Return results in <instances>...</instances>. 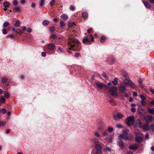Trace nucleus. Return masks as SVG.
I'll use <instances>...</instances> for the list:
<instances>
[{
	"mask_svg": "<svg viewBox=\"0 0 154 154\" xmlns=\"http://www.w3.org/2000/svg\"><path fill=\"white\" fill-rule=\"evenodd\" d=\"M69 44L70 46V48L67 50V52L69 53H71L70 50L71 48L73 49V50L76 51L79 50V45L80 44V42L77 39L73 38V36L71 35L69 37Z\"/></svg>",
	"mask_w": 154,
	"mask_h": 154,
	"instance_id": "1",
	"label": "nucleus"
},
{
	"mask_svg": "<svg viewBox=\"0 0 154 154\" xmlns=\"http://www.w3.org/2000/svg\"><path fill=\"white\" fill-rule=\"evenodd\" d=\"M108 90L110 95L114 96L116 97L118 95V94L117 92V88L115 86H112L111 87H108V88H106Z\"/></svg>",
	"mask_w": 154,
	"mask_h": 154,
	"instance_id": "2",
	"label": "nucleus"
},
{
	"mask_svg": "<svg viewBox=\"0 0 154 154\" xmlns=\"http://www.w3.org/2000/svg\"><path fill=\"white\" fill-rule=\"evenodd\" d=\"M91 141L95 144V148L96 150H101L102 146L100 144L101 143L99 142L98 140L95 138H93L91 139Z\"/></svg>",
	"mask_w": 154,
	"mask_h": 154,
	"instance_id": "3",
	"label": "nucleus"
},
{
	"mask_svg": "<svg viewBox=\"0 0 154 154\" xmlns=\"http://www.w3.org/2000/svg\"><path fill=\"white\" fill-rule=\"evenodd\" d=\"M127 124L129 126L133 125L135 122V119L133 116H130L126 120Z\"/></svg>",
	"mask_w": 154,
	"mask_h": 154,
	"instance_id": "4",
	"label": "nucleus"
},
{
	"mask_svg": "<svg viewBox=\"0 0 154 154\" xmlns=\"http://www.w3.org/2000/svg\"><path fill=\"white\" fill-rule=\"evenodd\" d=\"M95 84L97 87L100 89H102L103 88H104L106 89L108 88V86L102 83H100L97 82H95Z\"/></svg>",
	"mask_w": 154,
	"mask_h": 154,
	"instance_id": "5",
	"label": "nucleus"
},
{
	"mask_svg": "<svg viewBox=\"0 0 154 154\" xmlns=\"http://www.w3.org/2000/svg\"><path fill=\"white\" fill-rule=\"evenodd\" d=\"M93 41V37L92 35L88 36L86 38H84L83 39V43L85 44H88Z\"/></svg>",
	"mask_w": 154,
	"mask_h": 154,
	"instance_id": "6",
	"label": "nucleus"
},
{
	"mask_svg": "<svg viewBox=\"0 0 154 154\" xmlns=\"http://www.w3.org/2000/svg\"><path fill=\"white\" fill-rule=\"evenodd\" d=\"M144 119L148 123L151 122L154 120V117L150 116L147 115L144 117Z\"/></svg>",
	"mask_w": 154,
	"mask_h": 154,
	"instance_id": "7",
	"label": "nucleus"
},
{
	"mask_svg": "<svg viewBox=\"0 0 154 154\" xmlns=\"http://www.w3.org/2000/svg\"><path fill=\"white\" fill-rule=\"evenodd\" d=\"M139 96L141 99L140 103L141 105L143 106H145L146 104V97L142 94H140Z\"/></svg>",
	"mask_w": 154,
	"mask_h": 154,
	"instance_id": "8",
	"label": "nucleus"
},
{
	"mask_svg": "<svg viewBox=\"0 0 154 154\" xmlns=\"http://www.w3.org/2000/svg\"><path fill=\"white\" fill-rule=\"evenodd\" d=\"M128 133L126 131H124L122 134H120V137L121 138H123L124 140H126L128 139L130 140L131 138H129V137H128Z\"/></svg>",
	"mask_w": 154,
	"mask_h": 154,
	"instance_id": "9",
	"label": "nucleus"
},
{
	"mask_svg": "<svg viewBox=\"0 0 154 154\" xmlns=\"http://www.w3.org/2000/svg\"><path fill=\"white\" fill-rule=\"evenodd\" d=\"M46 47L47 48L50 50H53L56 47L54 44L51 43H48L46 45Z\"/></svg>",
	"mask_w": 154,
	"mask_h": 154,
	"instance_id": "10",
	"label": "nucleus"
},
{
	"mask_svg": "<svg viewBox=\"0 0 154 154\" xmlns=\"http://www.w3.org/2000/svg\"><path fill=\"white\" fill-rule=\"evenodd\" d=\"M26 29V27L24 26H23L22 28V29H17L16 31V32L18 34H21L22 33H23L25 30Z\"/></svg>",
	"mask_w": 154,
	"mask_h": 154,
	"instance_id": "11",
	"label": "nucleus"
},
{
	"mask_svg": "<svg viewBox=\"0 0 154 154\" xmlns=\"http://www.w3.org/2000/svg\"><path fill=\"white\" fill-rule=\"evenodd\" d=\"M139 146V145L135 143L130 145L129 146V148L130 149L136 150L138 148Z\"/></svg>",
	"mask_w": 154,
	"mask_h": 154,
	"instance_id": "12",
	"label": "nucleus"
},
{
	"mask_svg": "<svg viewBox=\"0 0 154 154\" xmlns=\"http://www.w3.org/2000/svg\"><path fill=\"white\" fill-rule=\"evenodd\" d=\"M119 91L122 93H125L126 91V88L125 86H123V85H121L118 88Z\"/></svg>",
	"mask_w": 154,
	"mask_h": 154,
	"instance_id": "13",
	"label": "nucleus"
},
{
	"mask_svg": "<svg viewBox=\"0 0 154 154\" xmlns=\"http://www.w3.org/2000/svg\"><path fill=\"white\" fill-rule=\"evenodd\" d=\"M129 79H125L121 83V85H125V86L128 85V82L129 81Z\"/></svg>",
	"mask_w": 154,
	"mask_h": 154,
	"instance_id": "14",
	"label": "nucleus"
},
{
	"mask_svg": "<svg viewBox=\"0 0 154 154\" xmlns=\"http://www.w3.org/2000/svg\"><path fill=\"white\" fill-rule=\"evenodd\" d=\"M104 140L106 141H108L109 142H112V137L111 135H108L105 137L104 138Z\"/></svg>",
	"mask_w": 154,
	"mask_h": 154,
	"instance_id": "15",
	"label": "nucleus"
},
{
	"mask_svg": "<svg viewBox=\"0 0 154 154\" xmlns=\"http://www.w3.org/2000/svg\"><path fill=\"white\" fill-rule=\"evenodd\" d=\"M128 86H129L131 88H133L135 86V85L133 82L129 80L128 82Z\"/></svg>",
	"mask_w": 154,
	"mask_h": 154,
	"instance_id": "16",
	"label": "nucleus"
},
{
	"mask_svg": "<svg viewBox=\"0 0 154 154\" xmlns=\"http://www.w3.org/2000/svg\"><path fill=\"white\" fill-rule=\"evenodd\" d=\"M143 129L145 131H149V128L148 125L145 124L142 126Z\"/></svg>",
	"mask_w": 154,
	"mask_h": 154,
	"instance_id": "17",
	"label": "nucleus"
},
{
	"mask_svg": "<svg viewBox=\"0 0 154 154\" xmlns=\"http://www.w3.org/2000/svg\"><path fill=\"white\" fill-rule=\"evenodd\" d=\"M136 141L138 143H141L143 141V139L141 137H137L135 138Z\"/></svg>",
	"mask_w": 154,
	"mask_h": 154,
	"instance_id": "18",
	"label": "nucleus"
},
{
	"mask_svg": "<svg viewBox=\"0 0 154 154\" xmlns=\"http://www.w3.org/2000/svg\"><path fill=\"white\" fill-rule=\"evenodd\" d=\"M68 25L69 27L73 28L74 27L75 24L74 22H69L68 23Z\"/></svg>",
	"mask_w": 154,
	"mask_h": 154,
	"instance_id": "19",
	"label": "nucleus"
},
{
	"mask_svg": "<svg viewBox=\"0 0 154 154\" xmlns=\"http://www.w3.org/2000/svg\"><path fill=\"white\" fill-rule=\"evenodd\" d=\"M139 114L140 115V118H142V117L145 114V112L144 109H142L141 111L139 112Z\"/></svg>",
	"mask_w": 154,
	"mask_h": 154,
	"instance_id": "20",
	"label": "nucleus"
},
{
	"mask_svg": "<svg viewBox=\"0 0 154 154\" xmlns=\"http://www.w3.org/2000/svg\"><path fill=\"white\" fill-rule=\"evenodd\" d=\"M60 27L61 29H65V25L64 23L62 20H61L60 23Z\"/></svg>",
	"mask_w": 154,
	"mask_h": 154,
	"instance_id": "21",
	"label": "nucleus"
},
{
	"mask_svg": "<svg viewBox=\"0 0 154 154\" xmlns=\"http://www.w3.org/2000/svg\"><path fill=\"white\" fill-rule=\"evenodd\" d=\"M60 17L62 18L63 20H67L68 18L67 15L65 14H63L60 15Z\"/></svg>",
	"mask_w": 154,
	"mask_h": 154,
	"instance_id": "22",
	"label": "nucleus"
},
{
	"mask_svg": "<svg viewBox=\"0 0 154 154\" xmlns=\"http://www.w3.org/2000/svg\"><path fill=\"white\" fill-rule=\"evenodd\" d=\"M93 134L95 137H96L100 138L101 137V136L100 134L97 131H95L93 133Z\"/></svg>",
	"mask_w": 154,
	"mask_h": 154,
	"instance_id": "23",
	"label": "nucleus"
},
{
	"mask_svg": "<svg viewBox=\"0 0 154 154\" xmlns=\"http://www.w3.org/2000/svg\"><path fill=\"white\" fill-rule=\"evenodd\" d=\"M143 3L145 6L147 8H150L151 7L150 5V4L148 2H143Z\"/></svg>",
	"mask_w": 154,
	"mask_h": 154,
	"instance_id": "24",
	"label": "nucleus"
},
{
	"mask_svg": "<svg viewBox=\"0 0 154 154\" xmlns=\"http://www.w3.org/2000/svg\"><path fill=\"white\" fill-rule=\"evenodd\" d=\"M110 103L112 106H115L117 104V102L114 100H111L110 101Z\"/></svg>",
	"mask_w": 154,
	"mask_h": 154,
	"instance_id": "25",
	"label": "nucleus"
},
{
	"mask_svg": "<svg viewBox=\"0 0 154 154\" xmlns=\"http://www.w3.org/2000/svg\"><path fill=\"white\" fill-rule=\"evenodd\" d=\"M82 16L84 18H87L88 17V14L87 12H84L82 14Z\"/></svg>",
	"mask_w": 154,
	"mask_h": 154,
	"instance_id": "26",
	"label": "nucleus"
},
{
	"mask_svg": "<svg viewBox=\"0 0 154 154\" xmlns=\"http://www.w3.org/2000/svg\"><path fill=\"white\" fill-rule=\"evenodd\" d=\"M3 5L5 8H8L10 6V3L8 2H4Z\"/></svg>",
	"mask_w": 154,
	"mask_h": 154,
	"instance_id": "27",
	"label": "nucleus"
},
{
	"mask_svg": "<svg viewBox=\"0 0 154 154\" xmlns=\"http://www.w3.org/2000/svg\"><path fill=\"white\" fill-rule=\"evenodd\" d=\"M148 111L149 113L154 114V108L153 109L149 108L148 109Z\"/></svg>",
	"mask_w": 154,
	"mask_h": 154,
	"instance_id": "28",
	"label": "nucleus"
},
{
	"mask_svg": "<svg viewBox=\"0 0 154 154\" xmlns=\"http://www.w3.org/2000/svg\"><path fill=\"white\" fill-rule=\"evenodd\" d=\"M8 81V79L7 78L5 77H3L2 78L1 82L2 83H6Z\"/></svg>",
	"mask_w": 154,
	"mask_h": 154,
	"instance_id": "29",
	"label": "nucleus"
},
{
	"mask_svg": "<svg viewBox=\"0 0 154 154\" xmlns=\"http://www.w3.org/2000/svg\"><path fill=\"white\" fill-rule=\"evenodd\" d=\"M112 83L114 85H116L118 83V80L117 79L115 78L114 79V80L112 81Z\"/></svg>",
	"mask_w": 154,
	"mask_h": 154,
	"instance_id": "30",
	"label": "nucleus"
},
{
	"mask_svg": "<svg viewBox=\"0 0 154 154\" xmlns=\"http://www.w3.org/2000/svg\"><path fill=\"white\" fill-rule=\"evenodd\" d=\"M117 144L120 147H123L124 145L122 141L121 140H120L119 141H118V142Z\"/></svg>",
	"mask_w": 154,
	"mask_h": 154,
	"instance_id": "31",
	"label": "nucleus"
},
{
	"mask_svg": "<svg viewBox=\"0 0 154 154\" xmlns=\"http://www.w3.org/2000/svg\"><path fill=\"white\" fill-rule=\"evenodd\" d=\"M49 23V21L48 20H44L42 23L43 24L44 26H46L48 25Z\"/></svg>",
	"mask_w": 154,
	"mask_h": 154,
	"instance_id": "32",
	"label": "nucleus"
},
{
	"mask_svg": "<svg viewBox=\"0 0 154 154\" xmlns=\"http://www.w3.org/2000/svg\"><path fill=\"white\" fill-rule=\"evenodd\" d=\"M106 40V38L104 36H102L100 39V42L102 43L104 42Z\"/></svg>",
	"mask_w": 154,
	"mask_h": 154,
	"instance_id": "33",
	"label": "nucleus"
},
{
	"mask_svg": "<svg viewBox=\"0 0 154 154\" xmlns=\"http://www.w3.org/2000/svg\"><path fill=\"white\" fill-rule=\"evenodd\" d=\"M117 116L119 119H121L124 116V115L123 114L119 113L117 114Z\"/></svg>",
	"mask_w": 154,
	"mask_h": 154,
	"instance_id": "34",
	"label": "nucleus"
},
{
	"mask_svg": "<svg viewBox=\"0 0 154 154\" xmlns=\"http://www.w3.org/2000/svg\"><path fill=\"white\" fill-rule=\"evenodd\" d=\"M44 0H40L39 3V5L41 6L42 7L44 5Z\"/></svg>",
	"mask_w": 154,
	"mask_h": 154,
	"instance_id": "35",
	"label": "nucleus"
},
{
	"mask_svg": "<svg viewBox=\"0 0 154 154\" xmlns=\"http://www.w3.org/2000/svg\"><path fill=\"white\" fill-rule=\"evenodd\" d=\"M5 97L7 98L9 97V94L8 92H4Z\"/></svg>",
	"mask_w": 154,
	"mask_h": 154,
	"instance_id": "36",
	"label": "nucleus"
},
{
	"mask_svg": "<svg viewBox=\"0 0 154 154\" xmlns=\"http://www.w3.org/2000/svg\"><path fill=\"white\" fill-rule=\"evenodd\" d=\"M108 131L109 133H111L113 131V128L111 127H109L108 128Z\"/></svg>",
	"mask_w": 154,
	"mask_h": 154,
	"instance_id": "37",
	"label": "nucleus"
},
{
	"mask_svg": "<svg viewBox=\"0 0 154 154\" xmlns=\"http://www.w3.org/2000/svg\"><path fill=\"white\" fill-rule=\"evenodd\" d=\"M49 29L51 32H53L55 30L54 27V26L51 27H50Z\"/></svg>",
	"mask_w": 154,
	"mask_h": 154,
	"instance_id": "38",
	"label": "nucleus"
},
{
	"mask_svg": "<svg viewBox=\"0 0 154 154\" xmlns=\"http://www.w3.org/2000/svg\"><path fill=\"white\" fill-rule=\"evenodd\" d=\"M20 25V23L19 20L16 21V23L15 24L14 26L17 27H18Z\"/></svg>",
	"mask_w": 154,
	"mask_h": 154,
	"instance_id": "39",
	"label": "nucleus"
},
{
	"mask_svg": "<svg viewBox=\"0 0 154 154\" xmlns=\"http://www.w3.org/2000/svg\"><path fill=\"white\" fill-rule=\"evenodd\" d=\"M14 10L16 12L20 11V8L18 7H16L14 8Z\"/></svg>",
	"mask_w": 154,
	"mask_h": 154,
	"instance_id": "40",
	"label": "nucleus"
},
{
	"mask_svg": "<svg viewBox=\"0 0 154 154\" xmlns=\"http://www.w3.org/2000/svg\"><path fill=\"white\" fill-rule=\"evenodd\" d=\"M2 33L4 34H6L8 33L6 29L5 28L3 29L2 30Z\"/></svg>",
	"mask_w": 154,
	"mask_h": 154,
	"instance_id": "41",
	"label": "nucleus"
},
{
	"mask_svg": "<svg viewBox=\"0 0 154 154\" xmlns=\"http://www.w3.org/2000/svg\"><path fill=\"white\" fill-rule=\"evenodd\" d=\"M122 75L125 78V79H129L128 75L127 74H123Z\"/></svg>",
	"mask_w": 154,
	"mask_h": 154,
	"instance_id": "42",
	"label": "nucleus"
},
{
	"mask_svg": "<svg viewBox=\"0 0 154 154\" xmlns=\"http://www.w3.org/2000/svg\"><path fill=\"white\" fill-rule=\"evenodd\" d=\"M96 154H102V152L101 150H97Z\"/></svg>",
	"mask_w": 154,
	"mask_h": 154,
	"instance_id": "43",
	"label": "nucleus"
},
{
	"mask_svg": "<svg viewBox=\"0 0 154 154\" xmlns=\"http://www.w3.org/2000/svg\"><path fill=\"white\" fill-rule=\"evenodd\" d=\"M9 24L8 23L6 22L3 24V26L4 27H6L7 26H9Z\"/></svg>",
	"mask_w": 154,
	"mask_h": 154,
	"instance_id": "44",
	"label": "nucleus"
},
{
	"mask_svg": "<svg viewBox=\"0 0 154 154\" xmlns=\"http://www.w3.org/2000/svg\"><path fill=\"white\" fill-rule=\"evenodd\" d=\"M99 131H101L103 129V128L102 126L100 125H99L97 127Z\"/></svg>",
	"mask_w": 154,
	"mask_h": 154,
	"instance_id": "45",
	"label": "nucleus"
},
{
	"mask_svg": "<svg viewBox=\"0 0 154 154\" xmlns=\"http://www.w3.org/2000/svg\"><path fill=\"white\" fill-rule=\"evenodd\" d=\"M55 3V0H52L51 2H50V5L51 6H53L54 5V3Z\"/></svg>",
	"mask_w": 154,
	"mask_h": 154,
	"instance_id": "46",
	"label": "nucleus"
},
{
	"mask_svg": "<svg viewBox=\"0 0 154 154\" xmlns=\"http://www.w3.org/2000/svg\"><path fill=\"white\" fill-rule=\"evenodd\" d=\"M102 135L103 137H106L108 136V134L106 132H103L102 133Z\"/></svg>",
	"mask_w": 154,
	"mask_h": 154,
	"instance_id": "47",
	"label": "nucleus"
},
{
	"mask_svg": "<svg viewBox=\"0 0 154 154\" xmlns=\"http://www.w3.org/2000/svg\"><path fill=\"white\" fill-rule=\"evenodd\" d=\"M150 128L152 131H154V124L151 125L150 126Z\"/></svg>",
	"mask_w": 154,
	"mask_h": 154,
	"instance_id": "48",
	"label": "nucleus"
},
{
	"mask_svg": "<svg viewBox=\"0 0 154 154\" xmlns=\"http://www.w3.org/2000/svg\"><path fill=\"white\" fill-rule=\"evenodd\" d=\"M104 150L106 151H110L111 150V149L109 147H106L104 149Z\"/></svg>",
	"mask_w": 154,
	"mask_h": 154,
	"instance_id": "49",
	"label": "nucleus"
},
{
	"mask_svg": "<svg viewBox=\"0 0 154 154\" xmlns=\"http://www.w3.org/2000/svg\"><path fill=\"white\" fill-rule=\"evenodd\" d=\"M51 37L53 39H55L57 38V36L55 34H53L51 35Z\"/></svg>",
	"mask_w": 154,
	"mask_h": 154,
	"instance_id": "50",
	"label": "nucleus"
},
{
	"mask_svg": "<svg viewBox=\"0 0 154 154\" xmlns=\"http://www.w3.org/2000/svg\"><path fill=\"white\" fill-rule=\"evenodd\" d=\"M137 123L138 125V127H141V125H142V122L140 121H139L137 123Z\"/></svg>",
	"mask_w": 154,
	"mask_h": 154,
	"instance_id": "51",
	"label": "nucleus"
},
{
	"mask_svg": "<svg viewBox=\"0 0 154 154\" xmlns=\"http://www.w3.org/2000/svg\"><path fill=\"white\" fill-rule=\"evenodd\" d=\"M26 2L25 0H21L20 3L22 5H24Z\"/></svg>",
	"mask_w": 154,
	"mask_h": 154,
	"instance_id": "52",
	"label": "nucleus"
},
{
	"mask_svg": "<svg viewBox=\"0 0 154 154\" xmlns=\"http://www.w3.org/2000/svg\"><path fill=\"white\" fill-rule=\"evenodd\" d=\"M1 111L3 114H4L6 112V110L5 108L2 109Z\"/></svg>",
	"mask_w": 154,
	"mask_h": 154,
	"instance_id": "53",
	"label": "nucleus"
},
{
	"mask_svg": "<svg viewBox=\"0 0 154 154\" xmlns=\"http://www.w3.org/2000/svg\"><path fill=\"white\" fill-rule=\"evenodd\" d=\"M70 9L72 11H74L75 10V8L72 5H71L70 7Z\"/></svg>",
	"mask_w": 154,
	"mask_h": 154,
	"instance_id": "54",
	"label": "nucleus"
},
{
	"mask_svg": "<svg viewBox=\"0 0 154 154\" xmlns=\"http://www.w3.org/2000/svg\"><path fill=\"white\" fill-rule=\"evenodd\" d=\"M1 100L2 102H5V98L3 97H2L1 98Z\"/></svg>",
	"mask_w": 154,
	"mask_h": 154,
	"instance_id": "55",
	"label": "nucleus"
},
{
	"mask_svg": "<svg viewBox=\"0 0 154 154\" xmlns=\"http://www.w3.org/2000/svg\"><path fill=\"white\" fill-rule=\"evenodd\" d=\"M18 2L16 0H14L13 2V4L14 5H16L17 4Z\"/></svg>",
	"mask_w": 154,
	"mask_h": 154,
	"instance_id": "56",
	"label": "nucleus"
},
{
	"mask_svg": "<svg viewBox=\"0 0 154 154\" xmlns=\"http://www.w3.org/2000/svg\"><path fill=\"white\" fill-rule=\"evenodd\" d=\"M149 138V135L148 133H147L145 135V138L146 139H148Z\"/></svg>",
	"mask_w": 154,
	"mask_h": 154,
	"instance_id": "57",
	"label": "nucleus"
},
{
	"mask_svg": "<svg viewBox=\"0 0 154 154\" xmlns=\"http://www.w3.org/2000/svg\"><path fill=\"white\" fill-rule=\"evenodd\" d=\"M41 55L43 57H45L46 55V53L45 52H42L41 54Z\"/></svg>",
	"mask_w": 154,
	"mask_h": 154,
	"instance_id": "58",
	"label": "nucleus"
},
{
	"mask_svg": "<svg viewBox=\"0 0 154 154\" xmlns=\"http://www.w3.org/2000/svg\"><path fill=\"white\" fill-rule=\"evenodd\" d=\"M57 51H60L61 52H62L63 51V50L61 48L59 47Z\"/></svg>",
	"mask_w": 154,
	"mask_h": 154,
	"instance_id": "59",
	"label": "nucleus"
},
{
	"mask_svg": "<svg viewBox=\"0 0 154 154\" xmlns=\"http://www.w3.org/2000/svg\"><path fill=\"white\" fill-rule=\"evenodd\" d=\"M131 111L132 112H136V109L134 108H132L131 109Z\"/></svg>",
	"mask_w": 154,
	"mask_h": 154,
	"instance_id": "60",
	"label": "nucleus"
},
{
	"mask_svg": "<svg viewBox=\"0 0 154 154\" xmlns=\"http://www.w3.org/2000/svg\"><path fill=\"white\" fill-rule=\"evenodd\" d=\"M32 31V29L31 28H29L27 29V32H31Z\"/></svg>",
	"mask_w": 154,
	"mask_h": 154,
	"instance_id": "61",
	"label": "nucleus"
},
{
	"mask_svg": "<svg viewBox=\"0 0 154 154\" xmlns=\"http://www.w3.org/2000/svg\"><path fill=\"white\" fill-rule=\"evenodd\" d=\"M117 127L119 128H120L122 127V126L121 125H117Z\"/></svg>",
	"mask_w": 154,
	"mask_h": 154,
	"instance_id": "62",
	"label": "nucleus"
},
{
	"mask_svg": "<svg viewBox=\"0 0 154 154\" xmlns=\"http://www.w3.org/2000/svg\"><path fill=\"white\" fill-rule=\"evenodd\" d=\"M139 83L140 84H141L142 83V81L141 79H140L138 81Z\"/></svg>",
	"mask_w": 154,
	"mask_h": 154,
	"instance_id": "63",
	"label": "nucleus"
},
{
	"mask_svg": "<svg viewBox=\"0 0 154 154\" xmlns=\"http://www.w3.org/2000/svg\"><path fill=\"white\" fill-rule=\"evenodd\" d=\"M35 4L34 3H32L31 4V6L32 8H34L35 7Z\"/></svg>",
	"mask_w": 154,
	"mask_h": 154,
	"instance_id": "64",
	"label": "nucleus"
}]
</instances>
